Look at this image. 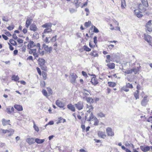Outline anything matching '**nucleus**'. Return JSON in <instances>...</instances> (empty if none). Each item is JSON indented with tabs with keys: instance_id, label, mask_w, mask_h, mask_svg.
I'll use <instances>...</instances> for the list:
<instances>
[{
	"instance_id": "26",
	"label": "nucleus",
	"mask_w": 152,
	"mask_h": 152,
	"mask_svg": "<svg viewBox=\"0 0 152 152\" xmlns=\"http://www.w3.org/2000/svg\"><path fill=\"white\" fill-rule=\"evenodd\" d=\"M142 5L145 7L148 6V4L147 0H141Z\"/></svg>"
},
{
	"instance_id": "25",
	"label": "nucleus",
	"mask_w": 152,
	"mask_h": 152,
	"mask_svg": "<svg viewBox=\"0 0 152 152\" xmlns=\"http://www.w3.org/2000/svg\"><path fill=\"white\" fill-rule=\"evenodd\" d=\"M35 45L34 44V42L33 41H30L29 43L28 44L27 47L28 48H33Z\"/></svg>"
},
{
	"instance_id": "64",
	"label": "nucleus",
	"mask_w": 152,
	"mask_h": 152,
	"mask_svg": "<svg viewBox=\"0 0 152 152\" xmlns=\"http://www.w3.org/2000/svg\"><path fill=\"white\" fill-rule=\"evenodd\" d=\"M5 34H6L7 36L10 37L11 36V34L9 31H6L4 33Z\"/></svg>"
},
{
	"instance_id": "32",
	"label": "nucleus",
	"mask_w": 152,
	"mask_h": 152,
	"mask_svg": "<svg viewBox=\"0 0 152 152\" xmlns=\"http://www.w3.org/2000/svg\"><path fill=\"white\" fill-rule=\"evenodd\" d=\"M44 139H40L38 138H36L35 139V142L38 144L43 143L45 141Z\"/></svg>"
},
{
	"instance_id": "34",
	"label": "nucleus",
	"mask_w": 152,
	"mask_h": 152,
	"mask_svg": "<svg viewBox=\"0 0 152 152\" xmlns=\"http://www.w3.org/2000/svg\"><path fill=\"white\" fill-rule=\"evenodd\" d=\"M139 91L138 90H137L134 93V96L135 98L136 99H139Z\"/></svg>"
},
{
	"instance_id": "8",
	"label": "nucleus",
	"mask_w": 152,
	"mask_h": 152,
	"mask_svg": "<svg viewBox=\"0 0 152 152\" xmlns=\"http://www.w3.org/2000/svg\"><path fill=\"white\" fill-rule=\"evenodd\" d=\"M75 105L76 108L79 110L83 109V102H79L75 104Z\"/></svg>"
},
{
	"instance_id": "38",
	"label": "nucleus",
	"mask_w": 152,
	"mask_h": 152,
	"mask_svg": "<svg viewBox=\"0 0 152 152\" xmlns=\"http://www.w3.org/2000/svg\"><path fill=\"white\" fill-rule=\"evenodd\" d=\"M98 116L100 117V118L104 117H105V115L102 112H100L97 114Z\"/></svg>"
},
{
	"instance_id": "9",
	"label": "nucleus",
	"mask_w": 152,
	"mask_h": 152,
	"mask_svg": "<svg viewBox=\"0 0 152 152\" xmlns=\"http://www.w3.org/2000/svg\"><path fill=\"white\" fill-rule=\"evenodd\" d=\"M106 132L108 136H113L114 135V133L112 131V129L110 127H107L106 129Z\"/></svg>"
},
{
	"instance_id": "16",
	"label": "nucleus",
	"mask_w": 152,
	"mask_h": 152,
	"mask_svg": "<svg viewBox=\"0 0 152 152\" xmlns=\"http://www.w3.org/2000/svg\"><path fill=\"white\" fill-rule=\"evenodd\" d=\"M98 135L99 137L103 139H104L106 136V135L104 133L101 131H99L98 132Z\"/></svg>"
},
{
	"instance_id": "35",
	"label": "nucleus",
	"mask_w": 152,
	"mask_h": 152,
	"mask_svg": "<svg viewBox=\"0 0 152 152\" xmlns=\"http://www.w3.org/2000/svg\"><path fill=\"white\" fill-rule=\"evenodd\" d=\"M52 31V29L51 28H46L44 30L42 34H47L51 32Z\"/></svg>"
},
{
	"instance_id": "2",
	"label": "nucleus",
	"mask_w": 152,
	"mask_h": 152,
	"mask_svg": "<svg viewBox=\"0 0 152 152\" xmlns=\"http://www.w3.org/2000/svg\"><path fill=\"white\" fill-rule=\"evenodd\" d=\"M94 116L92 112H87L86 113L85 120L87 121H90L93 120Z\"/></svg>"
},
{
	"instance_id": "51",
	"label": "nucleus",
	"mask_w": 152,
	"mask_h": 152,
	"mask_svg": "<svg viewBox=\"0 0 152 152\" xmlns=\"http://www.w3.org/2000/svg\"><path fill=\"white\" fill-rule=\"evenodd\" d=\"M2 20L3 21L6 22H7L9 21V19L7 16H3L2 18Z\"/></svg>"
},
{
	"instance_id": "62",
	"label": "nucleus",
	"mask_w": 152,
	"mask_h": 152,
	"mask_svg": "<svg viewBox=\"0 0 152 152\" xmlns=\"http://www.w3.org/2000/svg\"><path fill=\"white\" fill-rule=\"evenodd\" d=\"M17 42L19 43H23V40L21 39L18 38L17 40Z\"/></svg>"
},
{
	"instance_id": "56",
	"label": "nucleus",
	"mask_w": 152,
	"mask_h": 152,
	"mask_svg": "<svg viewBox=\"0 0 152 152\" xmlns=\"http://www.w3.org/2000/svg\"><path fill=\"white\" fill-rule=\"evenodd\" d=\"M36 69L39 75H41L42 73L40 68L38 67H37Z\"/></svg>"
},
{
	"instance_id": "40",
	"label": "nucleus",
	"mask_w": 152,
	"mask_h": 152,
	"mask_svg": "<svg viewBox=\"0 0 152 152\" xmlns=\"http://www.w3.org/2000/svg\"><path fill=\"white\" fill-rule=\"evenodd\" d=\"M108 83L109 86L112 87H114L116 85L115 83L113 82H108Z\"/></svg>"
},
{
	"instance_id": "10",
	"label": "nucleus",
	"mask_w": 152,
	"mask_h": 152,
	"mask_svg": "<svg viewBox=\"0 0 152 152\" xmlns=\"http://www.w3.org/2000/svg\"><path fill=\"white\" fill-rule=\"evenodd\" d=\"M43 48H44V49L47 51V52H49L50 53L51 51L52 50V48L51 47H48V45H46L45 44H44L42 46Z\"/></svg>"
},
{
	"instance_id": "7",
	"label": "nucleus",
	"mask_w": 152,
	"mask_h": 152,
	"mask_svg": "<svg viewBox=\"0 0 152 152\" xmlns=\"http://www.w3.org/2000/svg\"><path fill=\"white\" fill-rule=\"evenodd\" d=\"M56 104L58 107L61 108H64L65 106L64 103L59 99L56 101Z\"/></svg>"
},
{
	"instance_id": "50",
	"label": "nucleus",
	"mask_w": 152,
	"mask_h": 152,
	"mask_svg": "<svg viewBox=\"0 0 152 152\" xmlns=\"http://www.w3.org/2000/svg\"><path fill=\"white\" fill-rule=\"evenodd\" d=\"M92 55L94 56V57H97L98 55L97 53L95 51H93L91 52Z\"/></svg>"
},
{
	"instance_id": "13",
	"label": "nucleus",
	"mask_w": 152,
	"mask_h": 152,
	"mask_svg": "<svg viewBox=\"0 0 152 152\" xmlns=\"http://www.w3.org/2000/svg\"><path fill=\"white\" fill-rule=\"evenodd\" d=\"M1 121L2 125L4 126H5L7 125H10V124H9L10 122V121L9 120H7L4 118H3L2 119Z\"/></svg>"
},
{
	"instance_id": "6",
	"label": "nucleus",
	"mask_w": 152,
	"mask_h": 152,
	"mask_svg": "<svg viewBox=\"0 0 152 152\" xmlns=\"http://www.w3.org/2000/svg\"><path fill=\"white\" fill-rule=\"evenodd\" d=\"M0 131H1L4 134L6 133H8V136H11L13 134L14 132L13 130L12 129H9V130H4L1 129H0Z\"/></svg>"
},
{
	"instance_id": "54",
	"label": "nucleus",
	"mask_w": 152,
	"mask_h": 152,
	"mask_svg": "<svg viewBox=\"0 0 152 152\" xmlns=\"http://www.w3.org/2000/svg\"><path fill=\"white\" fill-rule=\"evenodd\" d=\"M94 32L97 33L99 32V30L94 26Z\"/></svg>"
},
{
	"instance_id": "15",
	"label": "nucleus",
	"mask_w": 152,
	"mask_h": 152,
	"mask_svg": "<svg viewBox=\"0 0 152 152\" xmlns=\"http://www.w3.org/2000/svg\"><path fill=\"white\" fill-rule=\"evenodd\" d=\"M37 46L39 48L38 52L39 53L41 56H43L45 54V51L43 50H42L40 48V44L39 43H38L37 44Z\"/></svg>"
},
{
	"instance_id": "42",
	"label": "nucleus",
	"mask_w": 152,
	"mask_h": 152,
	"mask_svg": "<svg viewBox=\"0 0 152 152\" xmlns=\"http://www.w3.org/2000/svg\"><path fill=\"white\" fill-rule=\"evenodd\" d=\"M11 107L9 106L5 110V111L7 113L9 114H10L12 113L10 109Z\"/></svg>"
},
{
	"instance_id": "3",
	"label": "nucleus",
	"mask_w": 152,
	"mask_h": 152,
	"mask_svg": "<svg viewBox=\"0 0 152 152\" xmlns=\"http://www.w3.org/2000/svg\"><path fill=\"white\" fill-rule=\"evenodd\" d=\"M148 97L147 95H145L141 101V104L142 106L145 107L147 105L149 101V99L148 98Z\"/></svg>"
},
{
	"instance_id": "46",
	"label": "nucleus",
	"mask_w": 152,
	"mask_h": 152,
	"mask_svg": "<svg viewBox=\"0 0 152 152\" xmlns=\"http://www.w3.org/2000/svg\"><path fill=\"white\" fill-rule=\"evenodd\" d=\"M125 86L128 88H133L132 85L129 83H126Z\"/></svg>"
},
{
	"instance_id": "60",
	"label": "nucleus",
	"mask_w": 152,
	"mask_h": 152,
	"mask_svg": "<svg viewBox=\"0 0 152 152\" xmlns=\"http://www.w3.org/2000/svg\"><path fill=\"white\" fill-rule=\"evenodd\" d=\"M85 11L87 12V13H86V15H88L89 13V11L88 9V8H86L85 9Z\"/></svg>"
},
{
	"instance_id": "55",
	"label": "nucleus",
	"mask_w": 152,
	"mask_h": 152,
	"mask_svg": "<svg viewBox=\"0 0 152 152\" xmlns=\"http://www.w3.org/2000/svg\"><path fill=\"white\" fill-rule=\"evenodd\" d=\"M56 37L57 35H55V36L53 37L51 39V40L52 41V42H55L56 40Z\"/></svg>"
},
{
	"instance_id": "22",
	"label": "nucleus",
	"mask_w": 152,
	"mask_h": 152,
	"mask_svg": "<svg viewBox=\"0 0 152 152\" xmlns=\"http://www.w3.org/2000/svg\"><path fill=\"white\" fill-rule=\"evenodd\" d=\"M82 93H83V95L85 96H89V94H90V92L89 91L85 89H83Z\"/></svg>"
},
{
	"instance_id": "14",
	"label": "nucleus",
	"mask_w": 152,
	"mask_h": 152,
	"mask_svg": "<svg viewBox=\"0 0 152 152\" xmlns=\"http://www.w3.org/2000/svg\"><path fill=\"white\" fill-rule=\"evenodd\" d=\"M135 14L138 18H141L143 16V15L141 13V12L138 10H134Z\"/></svg>"
},
{
	"instance_id": "59",
	"label": "nucleus",
	"mask_w": 152,
	"mask_h": 152,
	"mask_svg": "<svg viewBox=\"0 0 152 152\" xmlns=\"http://www.w3.org/2000/svg\"><path fill=\"white\" fill-rule=\"evenodd\" d=\"M147 121L148 122H150L152 123V116L149 117Z\"/></svg>"
},
{
	"instance_id": "37",
	"label": "nucleus",
	"mask_w": 152,
	"mask_h": 152,
	"mask_svg": "<svg viewBox=\"0 0 152 152\" xmlns=\"http://www.w3.org/2000/svg\"><path fill=\"white\" fill-rule=\"evenodd\" d=\"M42 94L46 97H48L49 96L48 95L47 92L45 90L43 89L42 91Z\"/></svg>"
},
{
	"instance_id": "53",
	"label": "nucleus",
	"mask_w": 152,
	"mask_h": 152,
	"mask_svg": "<svg viewBox=\"0 0 152 152\" xmlns=\"http://www.w3.org/2000/svg\"><path fill=\"white\" fill-rule=\"evenodd\" d=\"M40 86L41 87H44L45 86V83L44 81H41L40 82Z\"/></svg>"
},
{
	"instance_id": "27",
	"label": "nucleus",
	"mask_w": 152,
	"mask_h": 152,
	"mask_svg": "<svg viewBox=\"0 0 152 152\" xmlns=\"http://www.w3.org/2000/svg\"><path fill=\"white\" fill-rule=\"evenodd\" d=\"M91 82L92 84L94 85L97 84L98 82L97 80L96 79L95 77H93L91 80Z\"/></svg>"
},
{
	"instance_id": "58",
	"label": "nucleus",
	"mask_w": 152,
	"mask_h": 152,
	"mask_svg": "<svg viewBox=\"0 0 152 152\" xmlns=\"http://www.w3.org/2000/svg\"><path fill=\"white\" fill-rule=\"evenodd\" d=\"M53 124H54L53 121H49L48 124H46L45 125V126L46 127L48 124H49L50 125H53Z\"/></svg>"
},
{
	"instance_id": "47",
	"label": "nucleus",
	"mask_w": 152,
	"mask_h": 152,
	"mask_svg": "<svg viewBox=\"0 0 152 152\" xmlns=\"http://www.w3.org/2000/svg\"><path fill=\"white\" fill-rule=\"evenodd\" d=\"M84 49L87 51H90L91 50V49L89 48L87 46L84 45Z\"/></svg>"
},
{
	"instance_id": "52",
	"label": "nucleus",
	"mask_w": 152,
	"mask_h": 152,
	"mask_svg": "<svg viewBox=\"0 0 152 152\" xmlns=\"http://www.w3.org/2000/svg\"><path fill=\"white\" fill-rule=\"evenodd\" d=\"M124 73L126 74H129L132 73V69L130 70H126Z\"/></svg>"
},
{
	"instance_id": "44",
	"label": "nucleus",
	"mask_w": 152,
	"mask_h": 152,
	"mask_svg": "<svg viewBox=\"0 0 152 152\" xmlns=\"http://www.w3.org/2000/svg\"><path fill=\"white\" fill-rule=\"evenodd\" d=\"M42 75L43 79L44 80H45L47 78V73L45 72H43L42 74Z\"/></svg>"
},
{
	"instance_id": "4",
	"label": "nucleus",
	"mask_w": 152,
	"mask_h": 152,
	"mask_svg": "<svg viewBox=\"0 0 152 152\" xmlns=\"http://www.w3.org/2000/svg\"><path fill=\"white\" fill-rule=\"evenodd\" d=\"M144 38L150 45L152 46V39L151 36L147 34H144Z\"/></svg>"
},
{
	"instance_id": "57",
	"label": "nucleus",
	"mask_w": 152,
	"mask_h": 152,
	"mask_svg": "<svg viewBox=\"0 0 152 152\" xmlns=\"http://www.w3.org/2000/svg\"><path fill=\"white\" fill-rule=\"evenodd\" d=\"M7 28L8 30H9L10 31L12 30H13L14 28V26H10L8 27Z\"/></svg>"
},
{
	"instance_id": "5",
	"label": "nucleus",
	"mask_w": 152,
	"mask_h": 152,
	"mask_svg": "<svg viewBox=\"0 0 152 152\" xmlns=\"http://www.w3.org/2000/svg\"><path fill=\"white\" fill-rule=\"evenodd\" d=\"M151 21L149 20L146 24L145 27L147 30L149 32L152 31V23Z\"/></svg>"
},
{
	"instance_id": "43",
	"label": "nucleus",
	"mask_w": 152,
	"mask_h": 152,
	"mask_svg": "<svg viewBox=\"0 0 152 152\" xmlns=\"http://www.w3.org/2000/svg\"><path fill=\"white\" fill-rule=\"evenodd\" d=\"M34 126L33 127L35 129V130L37 132H38L39 131V129L38 127L36 126L34 122L33 121Z\"/></svg>"
},
{
	"instance_id": "18",
	"label": "nucleus",
	"mask_w": 152,
	"mask_h": 152,
	"mask_svg": "<svg viewBox=\"0 0 152 152\" xmlns=\"http://www.w3.org/2000/svg\"><path fill=\"white\" fill-rule=\"evenodd\" d=\"M30 29L31 31H37L38 29L35 25L32 24L30 27Z\"/></svg>"
},
{
	"instance_id": "12",
	"label": "nucleus",
	"mask_w": 152,
	"mask_h": 152,
	"mask_svg": "<svg viewBox=\"0 0 152 152\" xmlns=\"http://www.w3.org/2000/svg\"><path fill=\"white\" fill-rule=\"evenodd\" d=\"M140 148L142 151L144 152H147L150 150V147L149 146H140Z\"/></svg>"
},
{
	"instance_id": "39",
	"label": "nucleus",
	"mask_w": 152,
	"mask_h": 152,
	"mask_svg": "<svg viewBox=\"0 0 152 152\" xmlns=\"http://www.w3.org/2000/svg\"><path fill=\"white\" fill-rule=\"evenodd\" d=\"M9 42L10 43L13 45L15 46L17 45L16 42L12 39H10Z\"/></svg>"
},
{
	"instance_id": "41",
	"label": "nucleus",
	"mask_w": 152,
	"mask_h": 152,
	"mask_svg": "<svg viewBox=\"0 0 152 152\" xmlns=\"http://www.w3.org/2000/svg\"><path fill=\"white\" fill-rule=\"evenodd\" d=\"M69 11L70 13L72 14L76 12L77 11V10L73 8H70L69 9Z\"/></svg>"
},
{
	"instance_id": "20",
	"label": "nucleus",
	"mask_w": 152,
	"mask_h": 152,
	"mask_svg": "<svg viewBox=\"0 0 152 152\" xmlns=\"http://www.w3.org/2000/svg\"><path fill=\"white\" fill-rule=\"evenodd\" d=\"M52 25V24L51 23H46L42 25V27L44 28H51Z\"/></svg>"
},
{
	"instance_id": "19",
	"label": "nucleus",
	"mask_w": 152,
	"mask_h": 152,
	"mask_svg": "<svg viewBox=\"0 0 152 152\" xmlns=\"http://www.w3.org/2000/svg\"><path fill=\"white\" fill-rule=\"evenodd\" d=\"M15 108L18 111H21L23 110V108L22 106L20 105L15 104L14 106Z\"/></svg>"
},
{
	"instance_id": "21",
	"label": "nucleus",
	"mask_w": 152,
	"mask_h": 152,
	"mask_svg": "<svg viewBox=\"0 0 152 152\" xmlns=\"http://www.w3.org/2000/svg\"><path fill=\"white\" fill-rule=\"evenodd\" d=\"M67 108L73 112L75 111V108L74 105H73L71 104H69L67 105Z\"/></svg>"
},
{
	"instance_id": "29",
	"label": "nucleus",
	"mask_w": 152,
	"mask_h": 152,
	"mask_svg": "<svg viewBox=\"0 0 152 152\" xmlns=\"http://www.w3.org/2000/svg\"><path fill=\"white\" fill-rule=\"evenodd\" d=\"M138 8L139 10L142 11V12H144L146 10L145 8L143 7L142 4H139L138 5Z\"/></svg>"
},
{
	"instance_id": "17",
	"label": "nucleus",
	"mask_w": 152,
	"mask_h": 152,
	"mask_svg": "<svg viewBox=\"0 0 152 152\" xmlns=\"http://www.w3.org/2000/svg\"><path fill=\"white\" fill-rule=\"evenodd\" d=\"M86 110H87V112H92V111L93 110L94 107H93L92 105L91 104H89L88 105V104H86Z\"/></svg>"
},
{
	"instance_id": "30",
	"label": "nucleus",
	"mask_w": 152,
	"mask_h": 152,
	"mask_svg": "<svg viewBox=\"0 0 152 152\" xmlns=\"http://www.w3.org/2000/svg\"><path fill=\"white\" fill-rule=\"evenodd\" d=\"M107 66L110 69H113L115 67V64L114 63H111L107 64Z\"/></svg>"
},
{
	"instance_id": "63",
	"label": "nucleus",
	"mask_w": 152,
	"mask_h": 152,
	"mask_svg": "<svg viewBox=\"0 0 152 152\" xmlns=\"http://www.w3.org/2000/svg\"><path fill=\"white\" fill-rule=\"evenodd\" d=\"M12 38L16 40L18 39V37L15 34H14L12 35Z\"/></svg>"
},
{
	"instance_id": "24",
	"label": "nucleus",
	"mask_w": 152,
	"mask_h": 152,
	"mask_svg": "<svg viewBox=\"0 0 152 152\" xmlns=\"http://www.w3.org/2000/svg\"><path fill=\"white\" fill-rule=\"evenodd\" d=\"M85 98L87 102L90 103H93L94 102L93 99L91 97H87L85 96L83 97V99H84Z\"/></svg>"
},
{
	"instance_id": "11",
	"label": "nucleus",
	"mask_w": 152,
	"mask_h": 152,
	"mask_svg": "<svg viewBox=\"0 0 152 152\" xmlns=\"http://www.w3.org/2000/svg\"><path fill=\"white\" fill-rule=\"evenodd\" d=\"M26 141L29 145H31L35 142L34 138H28L26 140Z\"/></svg>"
},
{
	"instance_id": "49",
	"label": "nucleus",
	"mask_w": 152,
	"mask_h": 152,
	"mask_svg": "<svg viewBox=\"0 0 152 152\" xmlns=\"http://www.w3.org/2000/svg\"><path fill=\"white\" fill-rule=\"evenodd\" d=\"M95 121L94 125L95 126H97L98 125L99 121L96 118H95L94 119Z\"/></svg>"
},
{
	"instance_id": "33",
	"label": "nucleus",
	"mask_w": 152,
	"mask_h": 152,
	"mask_svg": "<svg viewBox=\"0 0 152 152\" xmlns=\"http://www.w3.org/2000/svg\"><path fill=\"white\" fill-rule=\"evenodd\" d=\"M19 78L18 75H13L12 77V79L15 81H18L19 80Z\"/></svg>"
},
{
	"instance_id": "48",
	"label": "nucleus",
	"mask_w": 152,
	"mask_h": 152,
	"mask_svg": "<svg viewBox=\"0 0 152 152\" xmlns=\"http://www.w3.org/2000/svg\"><path fill=\"white\" fill-rule=\"evenodd\" d=\"M128 88L125 86H124L121 88V90L125 92H128L129 91V90Z\"/></svg>"
},
{
	"instance_id": "23",
	"label": "nucleus",
	"mask_w": 152,
	"mask_h": 152,
	"mask_svg": "<svg viewBox=\"0 0 152 152\" xmlns=\"http://www.w3.org/2000/svg\"><path fill=\"white\" fill-rule=\"evenodd\" d=\"M32 22V20L31 19L28 18L27 19L26 23V26L27 28H28Z\"/></svg>"
},
{
	"instance_id": "31",
	"label": "nucleus",
	"mask_w": 152,
	"mask_h": 152,
	"mask_svg": "<svg viewBox=\"0 0 152 152\" xmlns=\"http://www.w3.org/2000/svg\"><path fill=\"white\" fill-rule=\"evenodd\" d=\"M66 121V120L63 119L61 117H60L58 118V120L57 122V124H58L60 123H64Z\"/></svg>"
},
{
	"instance_id": "1",
	"label": "nucleus",
	"mask_w": 152,
	"mask_h": 152,
	"mask_svg": "<svg viewBox=\"0 0 152 152\" xmlns=\"http://www.w3.org/2000/svg\"><path fill=\"white\" fill-rule=\"evenodd\" d=\"M38 61V64L41 69L44 70H46L47 67L45 65L46 61L43 58H39Z\"/></svg>"
},
{
	"instance_id": "28",
	"label": "nucleus",
	"mask_w": 152,
	"mask_h": 152,
	"mask_svg": "<svg viewBox=\"0 0 152 152\" xmlns=\"http://www.w3.org/2000/svg\"><path fill=\"white\" fill-rule=\"evenodd\" d=\"M139 67H135L132 69V73H134V74H136L139 72Z\"/></svg>"
},
{
	"instance_id": "36",
	"label": "nucleus",
	"mask_w": 152,
	"mask_h": 152,
	"mask_svg": "<svg viewBox=\"0 0 152 152\" xmlns=\"http://www.w3.org/2000/svg\"><path fill=\"white\" fill-rule=\"evenodd\" d=\"M126 5L125 0H121V7L122 9L125 8Z\"/></svg>"
},
{
	"instance_id": "61",
	"label": "nucleus",
	"mask_w": 152,
	"mask_h": 152,
	"mask_svg": "<svg viewBox=\"0 0 152 152\" xmlns=\"http://www.w3.org/2000/svg\"><path fill=\"white\" fill-rule=\"evenodd\" d=\"M94 42L96 45L97 43V37L94 36Z\"/></svg>"
},
{
	"instance_id": "45",
	"label": "nucleus",
	"mask_w": 152,
	"mask_h": 152,
	"mask_svg": "<svg viewBox=\"0 0 152 152\" xmlns=\"http://www.w3.org/2000/svg\"><path fill=\"white\" fill-rule=\"evenodd\" d=\"M91 24V21H88V22H86L85 23V26L86 27H89L90 24Z\"/></svg>"
}]
</instances>
